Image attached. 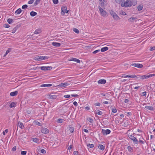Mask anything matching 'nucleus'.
I'll return each mask as SVG.
<instances>
[{
  "label": "nucleus",
  "mask_w": 155,
  "mask_h": 155,
  "mask_svg": "<svg viewBox=\"0 0 155 155\" xmlns=\"http://www.w3.org/2000/svg\"><path fill=\"white\" fill-rule=\"evenodd\" d=\"M129 137L131 140L133 141V143L136 144H138L139 142L142 144H144L146 142V140L143 139L144 140V141L141 140L140 138L139 139V141H138V140L135 137L131 135H129Z\"/></svg>",
  "instance_id": "f257e3e1"
},
{
  "label": "nucleus",
  "mask_w": 155,
  "mask_h": 155,
  "mask_svg": "<svg viewBox=\"0 0 155 155\" xmlns=\"http://www.w3.org/2000/svg\"><path fill=\"white\" fill-rule=\"evenodd\" d=\"M48 58V57L44 56H40L35 57L34 59L36 61H41L43 60L47 59Z\"/></svg>",
  "instance_id": "f03ea898"
},
{
  "label": "nucleus",
  "mask_w": 155,
  "mask_h": 155,
  "mask_svg": "<svg viewBox=\"0 0 155 155\" xmlns=\"http://www.w3.org/2000/svg\"><path fill=\"white\" fill-rule=\"evenodd\" d=\"M132 4L130 1H127L125 2L121 3V6L122 7H128L131 6Z\"/></svg>",
  "instance_id": "7ed1b4c3"
},
{
  "label": "nucleus",
  "mask_w": 155,
  "mask_h": 155,
  "mask_svg": "<svg viewBox=\"0 0 155 155\" xmlns=\"http://www.w3.org/2000/svg\"><path fill=\"white\" fill-rule=\"evenodd\" d=\"M98 9L100 12L101 15L104 17L106 16L107 13L101 7H98Z\"/></svg>",
  "instance_id": "20e7f679"
},
{
  "label": "nucleus",
  "mask_w": 155,
  "mask_h": 155,
  "mask_svg": "<svg viewBox=\"0 0 155 155\" xmlns=\"http://www.w3.org/2000/svg\"><path fill=\"white\" fill-rule=\"evenodd\" d=\"M67 7L66 6L62 7L61 9V13L62 15H64L65 13H68L69 10L67 11Z\"/></svg>",
  "instance_id": "39448f33"
},
{
  "label": "nucleus",
  "mask_w": 155,
  "mask_h": 155,
  "mask_svg": "<svg viewBox=\"0 0 155 155\" xmlns=\"http://www.w3.org/2000/svg\"><path fill=\"white\" fill-rule=\"evenodd\" d=\"M39 68H40L43 71H47L51 69H52V68L51 66H42L39 67Z\"/></svg>",
  "instance_id": "423d86ee"
},
{
  "label": "nucleus",
  "mask_w": 155,
  "mask_h": 155,
  "mask_svg": "<svg viewBox=\"0 0 155 155\" xmlns=\"http://www.w3.org/2000/svg\"><path fill=\"white\" fill-rule=\"evenodd\" d=\"M131 65L136 67L138 68H141L143 66V65L142 64L138 63L133 64H132Z\"/></svg>",
  "instance_id": "0eeeda50"
},
{
  "label": "nucleus",
  "mask_w": 155,
  "mask_h": 155,
  "mask_svg": "<svg viewBox=\"0 0 155 155\" xmlns=\"http://www.w3.org/2000/svg\"><path fill=\"white\" fill-rule=\"evenodd\" d=\"M41 132L43 134H48L49 132V130L45 128L42 127L41 129Z\"/></svg>",
  "instance_id": "6e6552de"
},
{
  "label": "nucleus",
  "mask_w": 155,
  "mask_h": 155,
  "mask_svg": "<svg viewBox=\"0 0 155 155\" xmlns=\"http://www.w3.org/2000/svg\"><path fill=\"white\" fill-rule=\"evenodd\" d=\"M110 132V130L109 129H107L105 130L104 129H102V133L104 135H106L109 134Z\"/></svg>",
  "instance_id": "1a4fd4ad"
},
{
  "label": "nucleus",
  "mask_w": 155,
  "mask_h": 155,
  "mask_svg": "<svg viewBox=\"0 0 155 155\" xmlns=\"http://www.w3.org/2000/svg\"><path fill=\"white\" fill-rule=\"evenodd\" d=\"M139 76V78H138V79H137L138 80H139L140 79L142 80H144L145 79H147L148 78H149V75H144L143 76Z\"/></svg>",
  "instance_id": "9d476101"
},
{
  "label": "nucleus",
  "mask_w": 155,
  "mask_h": 155,
  "mask_svg": "<svg viewBox=\"0 0 155 155\" xmlns=\"http://www.w3.org/2000/svg\"><path fill=\"white\" fill-rule=\"evenodd\" d=\"M136 78L137 79H138V78H139V76L137 75L136 76L135 75H127L124 77V78Z\"/></svg>",
  "instance_id": "9b49d317"
},
{
  "label": "nucleus",
  "mask_w": 155,
  "mask_h": 155,
  "mask_svg": "<svg viewBox=\"0 0 155 155\" xmlns=\"http://www.w3.org/2000/svg\"><path fill=\"white\" fill-rule=\"evenodd\" d=\"M70 84L68 82H65L64 83H61V84H59L58 86L59 87H65L66 86H68V85H69Z\"/></svg>",
  "instance_id": "f8f14e48"
},
{
  "label": "nucleus",
  "mask_w": 155,
  "mask_h": 155,
  "mask_svg": "<svg viewBox=\"0 0 155 155\" xmlns=\"http://www.w3.org/2000/svg\"><path fill=\"white\" fill-rule=\"evenodd\" d=\"M137 19V18L136 17H131L129 18L128 21L129 22H134Z\"/></svg>",
  "instance_id": "ddd939ff"
},
{
  "label": "nucleus",
  "mask_w": 155,
  "mask_h": 155,
  "mask_svg": "<svg viewBox=\"0 0 155 155\" xmlns=\"http://www.w3.org/2000/svg\"><path fill=\"white\" fill-rule=\"evenodd\" d=\"M18 126L21 129H23L24 128V126L23 123L20 121L18 123Z\"/></svg>",
  "instance_id": "4468645a"
},
{
  "label": "nucleus",
  "mask_w": 155,
  "mask_h": 155,
  "mask_svg": "<svg viewBox=\"0 0 155 155\" xmlns=\"http://www.w3.org/2000/svg\"><path fill=\"white\" fill-rule=\"evenodd\" d=\"M32 140L34 142L38 144L40 143V141H39V139L37 138H33L32 139Z\"/></svg>",
  "instance_id": "2eb2a0df"
},
{
  "label": "nucleus",
  "mask_w": 155,
  "mask_h": 155,
  "mask_svg": "<svg viewBox=\"0 0 155 155\" xmlns=\"http://www.w3.org/2000/svg\"><path fill=\"white\" fill-rule=\"evenodd\" d=\"M106 82V81L104 79H100L98 81V83L101 84H104Z\"/></svg>",
  "instance_id": "dca6fc26"
},
{
  "label": "nucleus",
  "mask_w": 155,
  "mask_h": 155,
  "mask_svg": "<svg viewBox=\"0 0 155 155\" xmlns=\"http://www.w3.org/2000/svg\"><path fill=\"white\" fill-rule=\"evenodd\" d=\"M52 44L53 46L57 47H59L61 45V44L60 43L55 42H52Z\"/></svg>",
  "instance_id": "f3484780"
},
{
  "label": "nucleus",
  "mask_w": 155,
  "mask_h": 155,
  "mask_svg": "<svg viewBox=\"0 0 155 155\" xmlns=\"http://www.w3.org/2000/svg\"><path fill=\"white\" fill-rule=\"evenodd\" d=\"M18 93V92L17 91H16L14 92H12L10 93V95L11 96H14L17 95Z\"/></svg>",
  "instance_id": "a211bd4d"
},
{
  "label": "nucleus",
  "mask_w": 155,
  "mask_h": 155,
  "mask_svg": "<svg viewBox=\"0 0 155 155\" xmlns=\"http://www.w3.org/2000/svg\"><path fill=\"white\" fill-rule=\"evenodd\" d=\"M71 61H75L78 63H80V60L77 59L75 58H73L71 59L70 60Z\"/></svg>",
  "instance_id": "6ab92c4d"
},
{
  "label": "nucleus",
  "mask_w": 155,
  "mask_h": 155,
  "mask_svg": "<svg viewBox=\"0 0 155 155\" xmlns=\"http://www.w3.org/2000/svg\"><path fill=\"white\" fill-rule=\"evenodd\" d=\"M51 86H52L51 84H41V87H51Z\"/></svg>",
  "instance_id": "aec40b11"
},
{
  "label": "nucleus",
  "mask_w": 155,
  "mask_h": 155,
  "mask_svg": "<svg viewBox=\"0 0 155 155\" xmlns=\"http://www.w3.org/2000/svg\"><path fill=\"white\" fill-rule=\"evenodd\" d=\"M113 18L114 19L116 20H119L120 19L119 16L116 14L113 16Z\"/></svg>",
  "instance_id": "412c9836"
},
{
  "label": "nucleus",
  "mask_w": 155,
  "mask_h": 155,
  "mask_svg": "<svg viewBox=\"0 0 155 155\" xmlns=\"http://www.w3.org/2000/svg\"><path fill=\"white\" fill-rule=\"evenodd\" d=\"M98 147L99 149L101 150H103L104 149V146L101 144H99Z\"/></svg>",
  "instance_id": "4be33fe9"
},
{
  "label": "nucleus",
  "mask_w": 155,
  "mask_h": 155,
  "mask_svg": "<svg viewBox=\"0 0 155 155\" xmlns=\"http://www.w3.org/2000/svg\"><path fill=\"white\" fill-rule=\"evenodd\" d=\"M145 108L150 110H153V107L152 106H145Z\"/></svg>",
  "instance_id": "5701e85b"
},
{
  "label": "nucleus",
  "mask_w": 155,
  "mask_h": 155,
  "mask_svg": "<svg viewBox=\"0 0 155 155\" xmlns=\"http://www.w3.org/2000/svg\"><path fill=\"white\" fill-rule=\"evenodd\" d=\"M116 2L118 4H121V3H123L124 2V0H115Z\"/></svg>",
  "instance_id": "b1692460"
},
{
  "label": "nucleus",
  "mask_w": 155,
  "mask_h": 155,
  "mask_svg": "<svg viewBox=\"0 0 155 155\" xmlns=\"http://www.w3.org/2000/svg\"><path fill=\"white\" fill-rule=\"evenodd\" d=\"M41 32V30L40 29H38L35 30L34 32V34H37L40 33Z\"/></svg>",
  "instance_id": "393cba45"
},
{
  "label": "nucleus",
  "mask_w": 155,
  "mask_h": 155,
  "mask_svg": "<svg viewBox=\"0 0 155 155\" xmlns=\"http://www.w3.org/2000/svg\"><path fill=\"white\" fill-rule=\"evenodd\" d=\"M108 49V48L107 47H104L101 48V52H104Z\"/></svg>",
  "instance_id": "a878e982"
},
{
  "label": "nucleus",
  "mask_w": 155,
  "mask_h": 155,
  "mask_svg": "<svg viewBox=\"0 0 155 155\" xmlns=\"http://www.w3.org/2000/svg\"><path fill=\"white\" fill-rule=\"evenodd\" d=\"M68 129L71 133H73L74 131V128L73 127L69 126L68 128Z\"/></svg>",
  "instance_id": "bb28decb"
},
{
  "label": "nucleus",
  "mask_w": 155,
  "mask_h": 155,
  "mask_svg": "<svg viewBox=\"0 0 155 155\" xmlns=\"http://www.w3.org/2000/svg\"><path fill=\"white\" fill-rule=\"evenodd\" d=\"M49 97L50 99H55L56 98V96L55 95H50Z\"/></svg>",
  "instance_id": "cd10ccee"
},
{
  "label": "nucleus",
  "mask_w": 155,
  "mask_h": 155,
  "mask_svg": "<svg viewBox=\"0 0 155 155\" xmlns=\"http://www.w3.org/2000/svg\"><path fill=\"white\" fill-rule=\"evenodd\" d=\"M21 11L22 10L21 9L19 8L15 12V13H16L17 14H19L21 12Z\"/></svg>",
  "instance_id": "c85d7f7f"
},
{
  "label": "nucleus",
  "mask_w": 155,
  "mask_h": 155,
  "mask_svg": "<svg viewBox=\"0 0 155 155\" xmlns=\"http://www.w3.org/2000/svg\"><path fill=\"white\" fill-rule=\"evenodd\" d=\"M37 13L36 12L32 11L30 12V14L31 16L33 17L36 15Z\"/></svg>",
  "instance_id": "c756f323"
},
{
  "label": "nucleus",
  "mask_w": 155,
  "mask_h": 155,
  "mask_svg": "<svg viewBox=\"0 0 155 155\" xmlns=\"http://www.w3.org/2000/svg\"><path fill=\"white\" fill-rule=\"evenodd\" d=\"M127 149L128 151L130 152H132L133 151V149L132 147L130 146L127 147Z\"/></svg>",
  "instance_id": "7c9ffc66"
},
{
  "label": "nucleus",
  "mask_w": 155,
  "mask_h": 155,
  "mask_svg": "<svg viewBox=\"0 0 155 155\" xmlns=\"http://www.w3.org/2000/svg\"><path fill=\"white\" fill-rule=\"evenodd\" d=\"M11 50V48H8V50L6 52L5 54L4 55V57L5 56L9 53Z\"/></svg>",
  "instance_id": "2f4dec72"
},
{
  "label": "nucleus",
  "mask_w": 155,
  "mask_h": 155,
  "mask_svg": "<svg viewBox=\"0 0 155 155\" xmlns=\"http://www.w3.org/2000/svg\"><path fill=\"white\" fill-rule=\"evenodd\" d=\"M15 106V104L14 102L12 103L9 105V107L10 108L13 107Z\"/></svg>",
  "instance_id": "473e14b6"
},
{
  "label": "nucleus",
  "mask_w": 155,
  "mask_h": 155,
  "mask_svg": "<svg viewBox=\"0 0 155 155\" xmlns=\"http://www.w3.org/2000/svg\"><path fill=\"white\" fill-rule=\"evenodd\" d=\"M13 20L12 19L9 18L7 20V22L9 24H11L12 23Z\"/></svg>",
  "instance_id": "72a5a7b5"
},
{
  "label": "nucleus",
  "mask_w": 155,
  "mask_h": 155,
  "mask_svg": "<svg viewBox=\"0 0 155 155\" xmlns=\"http://www.w3.org/2000/svg\"><path fill=\"white\" fill-rule=\"evenodd\" d=\"M87 146L91 148H92L94 146V144H87Z\"/></svg>",
  "instance_id": "f704fd0d"
},
{
  "label": "nucleus",
  "mask_w": 155,
  "mask_h": 155,
  "mask_svg": "<svg viewBox=\"0 0 155 155\" xmlns=\"http://www.w3.org/2000/svg\"><path fill=\"white\" fill-rule=\"evenodd\" d=\"M40 0H36L35 2L34 3V5L35 6L36 5L40 3Z\"/></svg>",
  "instance_id": "c9c22d12"
},
{
  "label": "nucleus",
  "mask_w": 155,
  "mask_h": 155,
  "mask_svg": "<svg viewBox=\"0 0 155 155\" xmlns=\"http://www.w3.org/2000/svg\"><path fill=\"white\" fill-rule=\"evenodd\" d=\"M73 30L77 34H78L79 33V31L77 28H74Z\"/></svg>",
  "instance_id": "e433bc0d"
},
{
  "label": "nucleus",
  "mask_w": 155,
  "mask_h": 155,
  "mask_svg": "<svg viewBox=\"0 0 155 155\" xmlns=\"http://www.w3.org/2000/svg\"><path fill=\"white\" fill-rule=\"evenodd\" d=\"M34 123L36 125L39 126H41V123L37 121H35Z\"/></svg>",
  "instance_id": "4c0bfd02"
},
{
  "label": "nucleus",
  "mask_w": 155,
  "mask_h": 155,
  "mask_svg": "<svg viewBox=\"0 0 155 155\" xmlns=\"http://www.w3.org/2000/svg\"><path fill=\"white\" fill-rule=\"evenodd\" d=\"M96 114H98L99 115H101L102 114V113L101 111L98 110L96 112Z\"/></svg>",
  "instance_id": "58836bf2"
},
{
  "label": "nucleus",
  "mask_w": 155,
  "mask_h": 155,
  "mask_svg": "<svg viewBox=\"0 0 155 155\" xmlns=\"http://www.w3.org/2000/svg\"><path fill=\"white\" fill-rule=\"evenodd\" d=\"M143 7L140 5H139L137 7L138 10L139 11H141L142 10Z\"/></svg>",
  "instance_id": "ea45409f"
},
{
  "label": "nucleus",
  "mask_w": 155,
  "mask_h": 155,
  "mask_svg": "<svg viewBox=\"0 0 155 155\" xmlns=\"http://www.w3.org/2000/svg\"><path fill=\"white\" fill-rule=\"evenodd\" d=\"M87 120L91 123L93 122V120L91 117H89L87 119Z\"/></svg>",
  "instance_id": "a19ab883"
},
{
  "label": "nucleus",
  "mask_w": 155,
  "mask_h": 155,
  "mask_svg": "<svg viewBox=\"0 0 155 155\" xmlns=\"http://www.w3.org/2000/svg\"><path fill=\"white\" fill-rule=\"evenodd\" d=\"M34 2V0H30L28 2V3L29 4H31L33 3Z\"/></svg>",
  "instance_id": "79ce46f5"
},
{
  "label": "nucleus",
  "mask_w": 155,
  "mask_h": 155,
  "mask_svg": "<svg viewBox=\"0 0 155 155\" xmlns=\"http://www.w3.org/2000/svg\"><path fill=\"white\" fill-rule=\"evenodd\" d=\"M17 29V28L16 27L14 28L12 30V33H14Z\"/></svg>",
  "instance_id": "37998d69"
},
{
  "label": "nucleus",
  "mask_w": 155,
  "mask_h": 155,
  "mask_svg": "<svg viewBox=\"0 0 155 155\" xmlns=\"http://www.w3.org/2000/svg\"><path fill=\"white\" fill-rule=\"evenodd\" d=\"M110 15L112 16H113V15H114L116 14V13L113 11H112V10H111L110 11Z\"/></svg>",
  "instance_id": "c03bdc74"
},
{
  "label": "nucleus",
  "mask_w": 155,
  "mask_h": 155,
  "mask_svg": "<svg viewBox=\"0 0 155 155\" xmlns=\"http://www.w3.org/2000/svg\"><path fill=\"white\" fill-rule=\"evenodd\" d=\"M112 111L114 113H116L117 112V109L115 108L112 109Z\"/></svg>",
  "instance_id": "a18cd8bd"
},
{
  "label": "nucleus",
  "mask_w": 155,
  "mask_h": 155,
  "mask_svg": "<svg viewBox=\"0 0 155 155\" xmlns=\"http://www.w3.org/2000/svg\"><path fill=\"white\" fill-rule=\"evenodd\" d=\"M100 51V50H95V51H93V54H96L99 52Z\"/></svg>",
  "instance_id": "49530a36"
},
{
  "label": "nucleus",
  "mask_w": 155,
  "mask_h": 155,
  "mask_svg": "<svg viewBox=\"0 0 155 155\" xmlns=\"http://www.w3.org/2000/svg\"><path fill=\"white\" fill-rule=\"evenodd\" d=\"M26 153L27 152L26 151H22L21 152V155H25Z\"/></svg>",
  "instance_id": "de8ad7c7"
},
{
  "label": "nucleus",
  "mask_w": 155,
  "mask_h": 155,
  "mask_svg": "<svg viewBox=\"0 0 155 155\" xmlns=\"http://www.w3.org/2000/svg\"><path fill=\"white\" fill-rule=\"evenodd\" d=\"M53 2L54 4H56L58 3V0H53Z\"/></svg>",
  "instance_id": "09e8293b"
},
{
  "label": "nucleus",
  "mask_w": 155,
  "mask_h": 155,
  "mask_svg": "<svg viewBox=\"0 0 155 155\" xmlns=\"http://www.w3.org/2000/svg\"><path fill=\"white\" fill-rule=\"evenodd\" d=\"M28 5H23L22 7V8L23 9L26 8H27Z\"/></svg>",
  "instance_id": "8fccbe9b"
},
{
  "label": "nucleus",
  "mask_w": 155,
  "mask_h": 155,
  "mask_svg": "<svg viewBox=\"0 0 155 155\" xmlns=\"http://www.w3.org/2000/svg\"><path fill=\"white\" fill-rule=\"evenodd\" d=\"M63 120L61 119H58L57 122L59 123H62L63 122Z\"/></svg>",
  "instance_id": "3c124183"
},
{
  "label": "nucleus",
  "mask_w": 155,
  "mask_h": 155,
  "mask_svg": "<svg viewBox=\"0 0 155 155\" xmlns=\"http://www.w3.org/2000/svg\"><path fill=\"white\" fill-rule=\"evenodd\" d=\"M4 27L5 28H8L10 27V25L8 24H5Z\"/></svg>",
  "instance_id": "603ef678"
},
{
  "label": "nucleus",
  "mask_w": 155,
  "mask_h": 155,
  "mask_svg": "<svg viewBox=\"0 0 155 155\" xmlns=\"http://www.w3.org/2000/svg\"><path fill=\"white\" fill-rule=\"evenodd\" d=\"M146 91L143 92L142 93L141 95L143 96H146Z\"/></svg>",
  "instance_id": "864d4df0"
},
{
  "label": "nucleus",
  "mask_w": 155,
  "mask_h": 155,
  "mask_svg": "<svg viewBox=\"0 0 155 155\" xmlns=\"http://www.w3.org/2000/svg\"><path fill=\"white\" fill-rule=\"evenodd\" d=\"M16 146H14L12 149V151H15L16 150Z\"/></svg>",
  "instance_id": "5fc2aeb1"
},
{
  "label": "nucleus",
  "mask_w": 155,
  "mask_h": 155,
  "mask_svg": "<svg viewBox=\"0 0 155 155\" xmlns=\"http://www.w3.org/2000/svg\"><path fill=\"white\" fill-rule=\"evenodd\" d=\"M73 153L74 154V155H79L78 152L77 151H74L73 152Z\"/></svg>",
  "instance_id": "6e6d98bb"
},
{
  "label": "nucleus",
  "mask_w": 155,
  "mask_h": 155,
  "mask_svg": "<svg viewBox=\"0 0 155 155\" xmlns=\"http://www.w3.org/2000/svg\"><path fill=\"white\" fill-rule=\"evenodd\" d=\"M41 152L42 153H46V151L44 149H42L41 150Z\"/></svg>",
  "instance_id": "4d7b16f0"
},
{
  "label": "nucleus",
  "mask_w": 155,
  "mask_h": 155,
  "mask_svg": "<svg viewBox=\"0 0 155 155\" xmlns=\"http://www.w3.org/2000/svg\"><path fill=\"white\" fill-rule=\"evenodd\" d=\"M70 95H65L64 96V97L65 98H69L70 97Z\"/></svg>",
  "instance_id": "13d9d810"
},
{
  "label": "nucleus",
  "mask_w": 155,
  "mask_h": 155,
  "mask_svg": "<svg viewBox=\"0 0 155 155\" xmlns=\"http://www.w3.org/2000/svg\"><path fill=\"white\" fill-rule=\"evenodd\" d=\"M101 104L100 103L97 102L94 104V105L96 106H100Z\"/></svg>",
  "instance_id": "bf43d9fd"
},
{
  "label": "nucleus",
  "mask_w": 155,
  "mask_h": 155,
  "mask_svg": "<svg viewBox=\"0 0 155 155\" xmlns=\"http://www.w3.org/2000/svg\"><path fill=\"white\" fill-rule=\"evenodd\" d=\"M71 96L72 97H77L78 96V95L77 94H72L71 95Z\"/></svg>",
  "instance_id": "052dcab7"
},
{
  "label": "nucleus",
  "mask_w": 155,
  "mask_h": 155,
  "mask_svg": "<svg viewBox=\"0 0 155 155\" xmlns=\"http://www.w3.org/2000/svg\"><path fill=\"white\" fill-rule=\"evenodd\" d=\"M154 50H155V46H154V47H151L150 48V51H153Z\"/></svg>",
  "instance_id": "680f3d73"
},
{
  "label": "nucleus",
  "mask_w": 155,
  "mask_h": 155,
  "mask_svg": "<svg viewBox=\"0 0 155 155\" xmlns=\"http://www.w3.org/2000/svg\"><path fill=\"white\" fill-rule=\"evenodd\" d=\"M129 100L128 99H125L124 101V102L125 103H128L129 102Z\"/></svg>",
  "instance_id": "e2e57ef3"
},
{
  "label": "nucleus",
  "mask_w": 155,
  "mask_h": 155,
  "mask_svg": "<svg viewBox=\"0 0 155 155\" xmlns=\"http://www.w3.org/2000/svg\"><path fill=\"white\" fill-rule=\"evenodd\" d=\"M154 76H155V74H150L149 75V78L151 77Z\"/></svg>",
  "instance_id": "0e129e2a"
},
{
  "label": "nucleus",
  "mask_w": 155,
  "mask_h": 155,
  "mask_svg": "<svg viewBox=\"0 0 155 155\" xmlns=\"http://www.w3.org/2000/svg\"><path fill=\"white\" fill-rule=\"evenodd\" d=\"M74 105L75 106H77L78 105V103L76 101H74L73 103Z\"/></svg>",
  "instance_id": "69168bd1"
},
{
  "label": "nucleus",
  "mask_w": 155,
  "mask_h": 155,
  "mask_svg": "<svg viewBox=\"0 0 155 155\" xmlns=\"http://www.w3.org/2000/svg\"><path fill=\"white\" fill-rule=\"evenodd\" d=\"M103 103L105 104H108V101H104L103 102Z\"/></svg>",
  "instance_id": "338daca9"
},
{
  "label": "nucleus",
  "mask_w": 155,
  "mask_h": 155,
  "mask_svg": "<svg viewBox=\"0 0 155 155\" xmlns=\"http://www.w3.org/2000/svg\"><path fill=\"white\" fill-rule=\"evenodd\" d=\"M85 108L87 110H89L90 109V108L88 106L85 107Z\"/></svg>",
  "instance_id": "774afa93"
}]
</instances>
